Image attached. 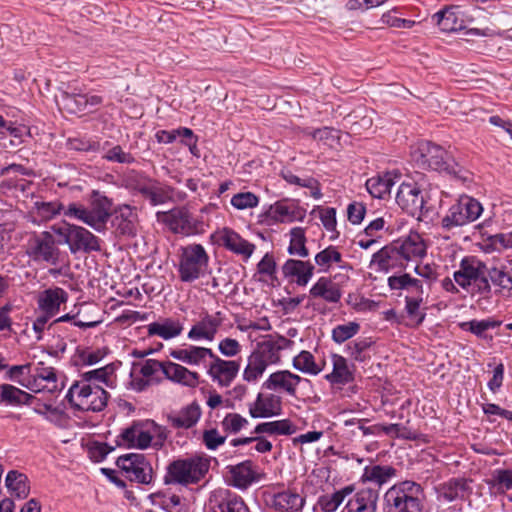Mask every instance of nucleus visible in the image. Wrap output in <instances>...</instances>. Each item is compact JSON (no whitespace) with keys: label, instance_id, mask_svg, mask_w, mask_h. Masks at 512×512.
Here are the masks:
<instances>
[{"label":"nucleus","instance_id":"48","mask_svg":"<svg viewBox=\"0 0 512 512\" xmlns=\"http://www.w3.org/2000/svg\"><path fill=\"white\" fill-rule=\"evenodd\" d=\"M315 264L319 267L320 272H328L333 265L339 268H345L346 263L338 247L329 245L325 249L319 251L314 257Z\"/></svg>","mask_w":512,"mask_h":512},{"label":"nucleus","instance_id":"58","mask_svg":"<svg viewBox=\"0 0 512 512\" xmlns=\"http://www.w3.org/2000/svg\"><path fill=\"white\" fill-rule=\"evenodd\" d=\"M500 320H495L492 318H487L483 320H471L468 322L461 323V328L465 331H469L476 335L479 338H487L486 331L489 329H494L501 325Z\"/></svg>","mask_w":512,"mask_h":512},{"label":"nucleus","instance_id":"41","mask_svg":"<svg viewBox=\"0 0 512 512\" xmlns=\"http://www.w3.org/2000/svg\"><path fill=\"white\" fill-rule=\"evenodd\" d=\"M404 326L419 327L426 318V308L423 307L424 297L405 296Z\"/></svg>","mask_w":512,"mask_h":512},{"label":"nucleus","instance_id":"20","mask_svg":"<svg viewBox=\"0 0 512 512\" xmlns=\"http://www.w3.org/2000/svg\"><path fill=\"white\" fill-rule=\"evenodd\" d=\"M206 512H250L243 498L229 490H215L208 499Z\"/></svg>","mask_w":512,"mask_h":512},{"label":"nucleus","instance_id":"42","mask_svg":"<svg viewBox=\"0 0 512 512\" xmlns=\"http://www.w3.org/2000/svg\"><path fill=\"white\" fill-rule=\"evenodd\" d=\"M183 331V324L178 319L163 318L147 325L148 336H158L169 340L179 336Z\"/></svg>","mask_w":512,"mask_h":512},{"label":"nucleus","instance_id":"16","mask_svg":"<svg viewBox=\"0 0 512 512\" xmlns=\"http://www.w3.org/2000/svg\"><path fill=\"white\" fill-rule=\"evenodd\" d=\"M301 382L309 383L310 381L290 370H278L271 373L262 383V389L279 395L285 394L289 397H296L297 388Z\"/></svg>","mask_w":512,"mask_h":512},{"label":"nucleus","instance_id":"56","mask_svg":"<svg viewBox=\"0 0 512 512\" xmlns=\"http://www.w3.org/2000/svg\"><path fill=\"white\" fill-rule=\"evenodd\" d=\"M11 136L9 144L11 146H18L24 142L23 137L30 135V129L25 125H17L12 121H6L0 118V139H5L7 136Z\"/></svg>","mask_w":512,"mask_h":512},{"label":"nucleus","instance_id":"49","mask_svg":"<svg viewBox=\"0 0 512 512\" xmlns=\"http://www.w3.org/2000/svg\"><path fill=\"white\" fill-rule=\"evenodd\" d=\"M440 30L451 33L464 29V21L459 17L456 8H445L433 15Z\"/></svg>","mask_w":512,"mask_h":512},{"label":"nucleus","instance_id":"36","mask_svg":"<svg viewBox=\"0 0 512 512\" xmlns=\"http://www.w3.org/2000/svg\"><path fill=\"white\" fill-rule=\"evenodd\" d=\"M170 356L187 365L199 366L207 357H214V352L207 347L190 345L187 348L172 349Z\"/></svg>","mask_w":512,"mask_h":512},{"label":"nucleus","instance_id":"8","mask_svg":"<svg viewBox=\"0 0 512 512\" xmlns=\"http://www.w3.org/2000/svg\"><path fill=\"white\" fill-rule=\"evenodd\" d=\"M25 254L35 263L56 265L59 261L60 250L54 236L48 231L30 232L24 244Z\"/></svg>","mask_w":512,"mask_h":512},{"label":"nucleus","instance_id":"51","mask_svg":"<svg viewBox=\"0 0 512 512\" xmlns=\"http://www.w3.org/2000/svg\"><path fill=\"white\" fill-rule=\"evenodd\" d=\"M297 427L289 419H281L270 422H262L256 425L254 432L256 434L269 435H293L296 433Z\"/></svg>","mask_w":512,"mask_h":512},{"label":"nucleus","instance_id":"21","mask_svg":"<svg viewBox=\"0 0 512 512\" xmlns=\"http://www.w3.org/2000/svg\"><path fill=\"white\" fill-rule=\"evenodd\" d=\"M370 266H375L376 271L388 273L390 271L401 272L407 268L398 248L390 243L375 252L372 256Z\"/></svg>","mask_w":512,"mask_h":512},{"label":"nucleus","instance_id":"35","mask_svg":"<svg viewBox=\"0 0 512 512\" xmlns=\"http://www.w3.org/2000/svg\"><path fill=\"white\" fill-rule=\"evenodd\" d=\"M332 371L325 375V380L332 385H346L354 380L353 365L339 354L331 355Z\"/></svg>","mask_w":512,"mask_h":512},{"label":"nucleus","instance_id":"63","mask_svg":"<svg viewBox=\"0 0 512 512\" xmlns=\"http://www.w3.org/2000/svg\"><path fill=\"white\" fill-rule=\"evenodd\" d=\"M397 12L398 8H393L384 13L380 19L381 23L397 29H411L416 24L413 20L397 17L395 15Z\"/></svg>","mask_w":512,"mask_h":512},{"label":"nucleus","instance_id":"5","mask_svg":"<svg viewBox=\"0 0 512 512\" xmlns=\"http://www.w3.org/2000/svg\"><path fill=\"white\" fill-rule=\"evenodd\" d=\"M109 394L102 386L90 385L85 381H75L65 398L74 410L100 412L108 402Z\"/></svg>","mask_w":512,"mask_h":512},{"label":"nucleus","instance_id":"13","mask_svg":"<svg viewBox=\"0 0 512 512\" xmlns=\"http://www.w3.org/2000/svg\"><path fill=\"white\" fill-rule=\"evenodd\" d=\"M225 320L226 315L222 311L209 313L203 309L188 331L187 338L192 341L213 342Z\"/></svg>","mask_w":512,"mask_h":512},{"label":"nucleus","instance_id":"3","mask_svg":"<svg viewBox=\"0 0 512 512\" xmlns=\"http://www.w3.org/2000/svg\"><path fill=\"white\" fill-rule=\"evenodd\" d=\"M485 263L473 256L464 257L459 268L453 273L455 283L472 297L489 300L492 297L491 284Z\"/></svg>","mask_w":512,"mask_h":512},{"label":"nucleus","instance_id":"11","mask_svg":"<svg viewBox=\"0 0 512 512\" xmlns=\"http://www.w3.org/2000/svg\"><path fill=\"white\" fill-rule=\"evenodd\" d=\"M265 507L272 512H301L306 497L295 488L270 489L263 492Z\"/></svg>","mask_w":512,"mask_h":512},{"label":"nucleus","instance_id":"64","mask_svg":"<svg viewBox=\"0 0 512 512\" xmlns=\"http://www.w3.org/2000/svg\"><path fill=\"white\" fill-rule=\"evenodd\" d=\"M237 210H245L258 206L259 197L252 192H240L235 194L230 201Z\"/></svg>","mask_w":512,"mask_h":512},{"label":"nucleus","instance_id":"24","mask_svg":"<svg viewBox=\"0 0 512 512\" xmlns=\"http://www.w3.org/2000/svg\"><path fill=\"white\" fill-rule=\"evenodd\" d=\"M208 368V375L212 381L221 387H228L237 377L240 363L234 360H224L214 354Z\"/></svg>","mask_w":512,"mask_h":512},{"label":"nucleus","instance_id":"50","mask_svg":"<svg viewBox=\"0 0 512 512\" xmlns=\"http://www.w3.org/2000/svg\"><path fill=\"white\" fill-rule=\"evenodd\" d=\"M395 184L392 173H385L369 178L366 181V189L374 198L384 199L390 194L392 186Z\"/></svg>","mask_w":512,"mask_h":512},{"label":"nucleus","instance_id":"25","mask_svg":"<svg viewBox=\"0 0 512 512\" xmlns=\"http://www.w3.org/2000/svg\"><path fill=\"white\" fill-rule=\"evenodd\" d=\"M393 243L407 265L409 262L421 260L427 254V245L417 232L410 233L407 237L400 238Z\"/></svg>","mask_w":512,"mask_h":512},{"label":"nucleus","instance_id":"6","mask_svg":"<svg viewBox=\"0 0 512 512\" xmlns=\"http://www.w3.org/2000/svg\"><path fill=\"white\" fill-rule=\"evenodd\" d=\"M156 215L157 220L163 222L173 233L183 236L204 234L209 226L202 215L194 216L185 206L157 212Z\"/></svg>","mask_w":512,"mask_h":512},{"label":"nucleus","instance_id":"31","mask_svg":"<svg viewBox=\"0 0 512 512\" xmlns=\"http://www.w3.org/2000/svg\"><path fill=\"white\" fill-rule=\"evenodd\" d=\"M163 374L168 380L188 388H196L200 384L199 373L175 362L166 361Z\"/></svg>","mask_w":512,"mask_h":512},{"label":"nucleus","instance_id":"17","mask_svg":"<svg viewBox=\"0 0 512 512\" xmlns=\"http://www.w3.org/2000/svg\"><path fill=\"white\" fill-rule=\"evenodd\" d=\"M247 406L252 418H272L281 415L283 411L281 395L268 390L260 391Z\"/></svg>","mask_w":512,"mask_h":512},{"label":"nucleus","instance_id":"10","mask_svg":"<svg viewBox=\"0 0 512 512\" xmlns=\"http://www.w3.org/2000/svg\"><path fill=\"white\" fill-rule=\"evenodd\" d=\"M482 211L479 201L467 195L461 196L442 218L441 225L446 230L464 226L477 220Z\"/></svg>","mask_w":512,"mask_h":512},{"label":"nucleus","instance_id":"53","mask_svg":"<svg viewBox=\"0 0 512 512\" xmlns=\"http://www.w3.org/2000/svg\"><path fill=\"white\" fill-rule=\"evenodd\" d=\"M174 192L173 187L153 179L144 198L147 199L152 206H157L173 201Z\"/></svg>","mask_w":512,"mask_h":512},{"label":"nucleus","instance_id":"47","mask_svg":"<svg viewBox=\"0 0 512 512\" xmlns=\"http://www.w3.org/2000/svg\"><path fill=\"white\" fill-rule=\"evenodd\" d=\"M355 491L353 484L342 487L332 494L321 495L317 500V506L322 512H336L346 497Z\"/></svg>","mask_w":512,"mask_h":512},{"label":"nucleus","instance_id":"38","mask_svg":"<svg viewBox=\"0 0 512 512\" xmlns=\"http://www.w3.org/2000/svg\"><path fill=\"white\" fill-rule=\"evenodd\" d=\"M470 481L464 478L451 479L437 489L438 499L443 502H452L465 499L470 493Z\"/></svg>","mask_w":512,"mask_h":512},{"label":"nucleus","instance_id":"12","mask_svg":"<svg viewBox=\"0 0 512 512\" xmlns=\"http://www.w3.org/2000/svg\"><path fill=\"white\" fill-rule=\"evenodd\" d=\"M116 465L125 478L130 481L143 485H149L153 482V468L144 454L129 453L121 455L117 458Z\"/></svg>","mask_w":512,"mask_h":512},{"label":"nucleus","instance_id":"28","mask_svg":"<svg viewBox=\"0 0 512 512\" xmlns=\"http://www.w3.org/2000/svg\"><path fill=\"white\" fill-rule=\"evenodd\" d=\"M225 479L233 487L246 489L253 482L257 481L256 472L253 470V463L246 460L237 465L227 466Z\"/></svg>","mask_w":512,"mask_h":512},{"label":"nucleus","instance_id":"37","mask_svg":"<svg viewBox=\"0 0 512 512\" xmlns=\"http://www.w3.org/2000/svg\"><path fill=\"white\" fill-rule=\"evenodd\" d=\"M378 492L364 488L354 494L345 505L347 512H376Z\"/></svg>","mask_w":512,"mask_h":512},{"label":"nucleus","instance_id":"39","mask_svg":"<svg viewBox=\"0 0 512 512\" xmlns=\"http://www.w3.org/2000/svg\"><path fill=\"white\" fill-rule=\"evenodd\" d=\"M488 279L491 284L492 295L512 299V276L504 267L489 268Z\"/></svg>","mask_w":512,"mask_h":512},{"label":"nucleus","instance_id":"43","mask_svg":"<svg viewBox=\"0 0 512 512\" xmlns=\"http://www.w3.org/2000/svg\"><path fill=\"white\" fill-rule=\"evenodd\" d=\"M387 282L391 290H405L406 296L424 297L423 282L408 273L390 276Z\"/></svg>","mask_w":512,"mask_h":512},{"label":"nucleus","instance_id":"34","mask_svg":"<svg viewBox=\"0 0 512 512\" xmlns=\"http://www.w3.org/2000/svg\"><path fill=\"white\" fill-rule=\"evenodd\" d=\"M65 207L60 201H35L33 206L29 211V215L31 217V221L34 224L40 225L42 223L48 222L61 213L64 215Z\"/></svg>","mask_w":512,"mask_h":512},{"label":"nucleus","instance_id":"22","mask_svg":"<svg viewBox=\"0 0 512 512\" xmlns=\"http://www.w3.org/2000/svg\"><path fill=\"white\" fill-rule=\"evenodd\" d=\"M121 444L127 448L146 449L153 441L149 421H136L131 426L122 430L119 435Z\"/></svg>","mask_w":512,"mask_h":512},{"label":"nucleus","instance_id":"45","mask_svg":"<svg viewBox=\"0 0 512 512\" xmlns=\"http://www.w3.org/2000/svg\"><path fill=\"white\" fill-rule=\"evenodd\" d=\"M115 379V366L108 364L104 367L84 372L79 381H85V383L95 386H102L103 384L112 388L115 386Z\"/></svg>","mask_w":512,"mask_h":512},{"label":"nucleus","instance_id":"18","mask_svg":"<svg viewBox=\"0 0 512 512\" xmlns=\"http://www.w3.org/2000/svg\"><path fill=\"white\" fill-rule=\"evenodd\" d=\"M26 388L36 393L43 391L56 393L62 390L63 384L58 381L55 368L46 366L40 361L36 364L33 374L27 379Z\"/></svg>","mask_w":512,"mask_h":512},{"label":"nucleus","instance_id":"44","mask_svg":"<svg viewBox=\"0 0 512 512\" xmlns=\"http://www.w3.org/2000/svg\"><path fill=\"white\" fill-rule=\"evenodd\" d=\"M5 486L11 496L25 499L30 493V482L26 474L10 470L5 477Z\"/></svg>","mask_w":512,"mask_h":512},{"label":"nucleus","instance_id":"57","mask_svg":"<svg viewBox=\"0 0 512 512\" xmlns=\"http://www.w3.org/2000/svg\"><path fill=\"white\" fill-rule=\"evenodd\" d=\"M288 252L290 255H296L301 258L309 256V250L306 247V235L304 228L294 227L290 230Z\"/></svg>","mask_w":512,"mask_h":512},{"label":"nucleus","instance_id":"23","mask_svg":"<svg viewBox=\"0 0 512 512\" xmlns=\"http://www.w3.org/2000/svg\"><path fill=\"white\" fill-rule=\"evenodd\" d=\"M264 217L263 221L268 225L276 222L291 223L301 221L305 217V210L295 203L278 201L267 209Z\"/></svg>","mask_w":512,"mask_h":512},{"label":"nucleus","instance_id":"1","mask_svg":"<svg viewBox=\"0 0 512 512\" xmlns=\"http://www.w3.org/2000/svg\"><path fill=\"white\" fill-rule=\"evenodd\" d=\"M112 211L113 200L99 190H92L88 206L79 202H71L64 210V216L78 220L98 233H103L112 217Z\"/></svg>","mask_w":512,"mask_h":512},{"label":"nucleus","instance_id":"19","mask_svg":"<svg viewBox=\"0 0 512 512\" xmlns=\"http://www.w3.org/2000/svg\"><path fill=\"white\" fill-rule=\"evenodd\" d=\"M293 341L280 335H267L257 343L253 354L262 360L267 366L281 361V351L289 349Z\"/></svg>","mask_w":512,"mask_h":512},{"label":"nucleus","instance_id":"60","mask_svg":"<svg viewBox=\"0 0 512 512\" xmlns=\"http://www.w3.org/2000/svg\"><path fill=\"white\" fill-rule=\"evenodd\" d=\"M360 328V324L355 321L336 325L331 331V339L337 344H342L357 335Z\"/></svg>","mask_w":512,"mask_h":512},{"label":"nucleus","instance_id":"61","mask_svg":"<svg viewBox=\"0 0 512 512\" xmlns=\"http://www.w3.org/2000/svg\"><path fill=\"white\" fill-rule=\"evenodd\" d=\"M491 488L496 489L500 493H504L512 489V470L496 469L493 472L492 479L488 482Z\"/></svg>","mask_w":512,"mask_h":512},{"label":"nucleus","instance_id":"46","mask_svg":"<svg viewBox=\"0 0 512 512\" xmlns=\"http://www.w3.org/2000/svg\"><path fill=\"white\" fill-rule=\"evenodd\" d=\"M34 396L12 385L0 384V402L10 406L30 405Z\"/></svg>","mask_w":512,"mask_h":512},{"label":"nucleus","instance_id":"2","mask_svg":"<svg viewBox=\"0 0 512 512\" xmlns=\"http://www.w3.org/2000/svg\"><path fill=\"white\" fill-rule=\"evenodd\" d=\"M211 467V457L204 453H196L179 458L166 468L164 483L166 485L190 486L197 485L205 479Z\"/></svg>","mask_w":512,"mask_h":512},{"label":"nucleus","instance_id":"29","mask_svg":"<svg viewBox=\"0 0 512 512\" xmlns=\"http://www.w3.org/2000/svg\"><path fill=\"white\" fill-rule=\"evenodd\" d=\"M201 415L200 405L194 401L178 411L170 412L167 421L174 429H190L199 422Z\"/></svg>","mask_w":512,"mask_h":512},{"label":"nucleus","instance_id":"9","mask_svg":"<svg viewBox=\"0 0 512 512\" xmlns=\"http://www.w3.org/2000/svg\"><path fill=\"white\" fill-rule=\"evenodd\" d=\"M412 161L420 169L448 171L449 153L441 146L429 141L419 142L411 151Z\"/></svg>","mask_w":512,"mask_h":512},{"label":"nucleus","instance_id":"4","mask_svg":"<svg viewBox=\"0 0 512 512\" xmlns=\"http://www.w3.org/2000/svg\"><path fill=\"white\" fill-rule=\"evenodd\" d=\"M424 490L414 481H401L391 486L383 497L384 512H423Z\"/></svg>","mask_w":512,"mask_h":512},{"label":"nucleus","instance_id":"32","mask_svg":"<svg viewBox=\"0 0 512 512\" xmlns=\"http://www.w3.org/2000/svg\"><path fill=\"white\" fill-rule=\"evenodd\" d=\"M137 222L138 215L130 205H121L114 211L112 225L120 235L134 236Z\"/></svg>","mask_w":512,"mask_h":512},{"label":"nucleus","instance_id":"59","mask_svg":"<svg viewBox=\"0 0 512 512\" xmlns=\"http://www.w3.org/2000/svg\"><path fill=\"white\" fill-rule=\"evenodd\" d=\"M267 367L268 366L260 360L257 355L251 353L243 371V379L248 383H255L263 376Z\"/></svg>","mask_w":512,"mask_h":512},{"label":"nucleus","instance_id":"62","mask_svg":"<svg viewBox=\"0 0 512 512\" xmlns=\"http://www.w3.org/2000/svg\"><path fill=\"white\" fill-rule=\"evenodd\" d=\"M248 420L238 413H228L221 421L222 429L230 434H236L248 425Z\"/></svg>","mask_w":512,"mask_h":512},{"label":"nucleus","instance_id":"14","mask_svg":"<svg viewBox=\"0 0 512 512\" xmlns=\"http://www.w3.org/2000/svg\"><path fill=\"white\" fill-rule=\"evenodd\" d=\"M397 204L408 214L420 219L424 210V194L419 184L413 180L403 181L396 194Z\"/></svg>","mask_w":512,"mask_h":512},{"label":"nucleus","instance_id":"30","mask_svg":"<svg viewBox=\"0 0 512 512\" xmlns=\"http://www.w3.org/2000/svg\"><path fill=\"white\" fill-rule=\"evenodd\" d=\"M314 269L309 261L288 259L282 266V273L286 279L298 286H306L313 277Z\"/></svg>","mask_w":512,"mask_h":512},{"label":"nucleus","instance_id":"27","mask_svg":"<svg viewBox=\"0 0 512 512\" xmlns=\"http://www.w3.org/2000/svg\"><path fill=\"white\" fill-rule=\"evenodd\" d=\"M68 300V293L61 287L43 290L37 296L38 310L48 317H54L60 312V307Z\"/></svg>","mask_w":512,"mask_h":512},{"label":"nucleus","instance_id":"54","mask_svg":"<svg viewBox=\"0 0 512 512\" xmlns=\"http://www.w3.org/2000/svg\"><path fill=\"white\" fill-rule=\"evenodd\" d=\"M396 472V469L390 465L367 466L364 469L362 479L381 486L394 478Z\"/></svg>","mask_w":512,"mask_h":512},{"label":"nucleus","instance_id":"15","mask_svg":"<svg viewBox=\"0 0 512 512\" xmlns=\"http://www.w3.org/2000/svg\"><path fill=\"white\" fill-rule=\"evenodd\" d=\"M65 243L68 244L72 253H77L79 251L91 253L101 250L100 238L94 235L87 228L76 224H67Z\"/></svg>","mask_w":512,"mask_h":512},{"label":"nucleus","instance_id":"26","mask_svg":"<svg viewBox=\"0 0 512 512\" xmlns=\"http://www.w3.org/2000/svg\"><path fill=\"white\" fill-rule=\"evenodd\" d=\"M221 245L228 251L248 260L255 251L256 246L244 239L233 229L224 227L218 232Z\"/></svg>","mask_w":512,"mask_h":512},{"label":"nucleus","instance_id":"52","mask_svg":"<svg viewBox=\"0 0 512 512\" xmlns=\"http://www.w3.org/2000/svg\"><path fill=\"white\" fill-rule=\"evenodd\" d=\"M292 365L301 373L316 376L324 369L325 362L317 363L310 351L302 350L293 358Z\"/></svg>","mask_w":512,"mask_h":512},{"label":"nucleus","instance_id":"7","mask_svg":"<svg viewBox=\"0 0 512 512\" xmlns=\"http://www.w3.org/2000/svg\"><path fill=\"white\" fill-rule=\"evenodd\" d=\"M209 267V255L204 246L188 244L179 250L178 275L182 282L191 283L203 277Z\"/></svg>","mask_w":512,"mask_h":512},{"label":"nucleus","instance_id":"55","mask_svg":"<svg viewBox=\"0 0 512 512\" xmlns=\"http://www.w3.org/2000/svg\"><path fill=\"white\" fill-rule=\"evenodd\" d=\"M152 180L153 178H150L142 172L130 170L124 175L123 184L131 192L138 193L145 197Z\"/></svg>","mask_w":512,"mask_h":512},{"label":"nucleus","instance_id":"33","mask_svg":"<svg viewBox=\"0 0 512 512\" xmlns=\"http://www.w3.org/2000/svg\"><path fill=\"white\" fill-rule=\"evenodd\" d=\"M309 297L321 299L330 304H337L342 297L339 285L328 277H320L310 288Z\"/></svg>","mask_w":512,"mask_h":512},{"label":"nucleus","instance_id":"40","mask_svg":"<svg viewBox=\"0 0 512 512\" xmlns=\"http://www.w3.org/2000/svg\"><path fill=\"white\" fill-rule=\"evenodd\" d=\"M375 347L372 337H358L345 346V353L355 362L363 363L371 359Z\"/></svg>","mask_w":512,"mask_h":512}]
</instances>
